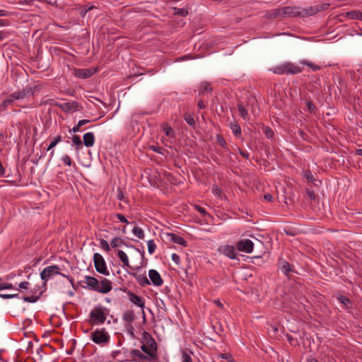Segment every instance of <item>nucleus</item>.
I'll list each match as a JSON object with an SVG mask.
<instances>
[{
  "mask_svg": "<svg viewBox=\"0 0 362 362\" xmlns=\"http://www.w3.org/2000/svg\"><path fill=\"white\" fill-rule=\"evenodd\" d=\"M172 259L176 264H179L180 262V257L177 254L173 253L172 255Z\"/></svg>",
  "mask_w": 362,
  "mask_h": 362,
  "instance_id": "nucleus-55",
  "label": "nucleus"
},
{
  "mask_svg": "<svg viewBox=\"0 0 362 362\" xmlns=\"http://www.w3.org/2000/svg\"><path fill=\"white\" fill-rule=\"evenodd\" d=\"M182 362H193V352L188 349H182L180 350Z\"/></svg>",
  "mask_w": 362,
  "mask_h": 362,
  "instance_id": "nucleus-19",
  "label": "nucleus"
},
{
  "mask_svg": "<svg viewBox=\"0 0 362 362\" xmlns=\"http://www.w3.org/2000/svg\"><path fill=\"white\" fill-rule=\"evenodd\" d=\"M32 89L30 87H25L23 90L16 91L12 94H11V97L12 98L13 102L15 100L23 99L28 95H33Z\"/></svg>",
  "mask_w": 362,
  "mask_h": 362,
  "instance_id": "nucleus-13",
  "label": "nucleus"
},
{
  "mask_svg": "<svg viewBox=\"0 0 362 362\" xmlns=\"http://www.w3.org/2000/svg\"><path fill=\"white\" fill-rule=\"evenodd\" d=\"M106 308L101 305H96L90 313V322L92 325H101L107 319Z\"/></svg>",
  "mask_w": 362,
  "mask_h": 362,
  "instance_id": "nucleus-3",
  "label": "nucleus"
},
{
  "mask_svg": "<svg viewBox=\"0 0 362 362\" xmlns=\"http://www.w3.org/2000/svg\"><path fill=\"white\" fill-rule=\"evenodd\" d=\"M301 11L307 13L305 16H312L319 12L317 5L310 6L308 8H301Z\"/></svg>",
  "mask_w": 362,
  "mask_h": 362,
  "instance_id": "nucleus-32",
  "label": "nucleus"
},
{
  "mask_svg": "<svg viewBox=\"0 0 362 362\" xmlns=\"http://www.w3.org/2000/svg\"><path fill=\"white\" fill-rule=\"evenodd\" d=\"M132 233L134 235H136L139 239H144V230L139 227H134L132 229Z\"/></svg>",
  "mask_w": 362,
  "mask_h": 362,
  "instance_id": "nucleus-36",
  "label": "nucleus"
},
{
  "mask_svg": "<svg viewBox=\"0 0 362 362\" xmlns=\"http://www.w3.org/2000/svg\"><path fill=\"white\" fill-rule=\"evenodd\" d=\"M0 297L4 299H10L13 298H18L19 295L18 293L15 294H0Z\"/></svg>",
  "mask_w": 362,
  "mask_h": 362,
  "instance_id": "nucleus-51",
  "label": "nucleus"
},
{
  "mask_svg": "<svg viewBox=\"0 0 362 362\" xmlns=\"http://www.w3.org/2000/svg\"><path fill=\"white\" fill-rule=\"evenodd\" d=\"M303 177L307 180L308 182H311L314 184L315 186L318 185V182H320L314 178L313 173L309 170L303 171Z\"/></svg>",
  "mask_w": 362,
  "mask_h": 362,
  "instance_id": "nucleus-22",
  "label": "nucleus"
},
{
  "mask_svg": "<svg viewBox=\"0 0 362 362\" xmlns=\"http://www.w3.org/2000/svg\"><path fill=\"white\" fill-rule=\"evenodd\" d=\"M112 282L106 278H101L99 281L98 292L107 293L112 290Z\"/></svg>",
  "mask_w": 362,
  "mask_h": 362,
  "instance_id": "nucleus-14",
  "label": "nucleus"
},
{
  "mask_svg": "<svg viewBox=\"0 0 362 362\" xmlns=\"http://www.w3.org/2000/svg\"><path fill=\"white\" fill-rule=\"evenodd\" d=\"M122 320L126 322L131 323L135 320V315L133 310H127L123 313Z\"/></svg>",
  "mask_w": 362,
  "mask_h": 362,
  "instance_id": "nucleus-24",
  "label": "nucleus"
},
{
  "mask_svg": "<svg viewBox=\"0 0 362 362\" xmlns=\"http://www.w3.org/2000/svg\"><path fill=\"white\" fill-rule=\"evenodd\" d=\"M306 194L311 200H315L316 199L315 192L313 189H307Z\"/></svg>",
  "mask_w": 362,
  "mask_h": 362,
  "instance_id": "nucleus-53",
  "label": "nucleus"
},
{
  "mask_svg": "<svg viewBox=\"0 0 362 362\" xmlns=\"http://www.w3.org/2000/svg\"><path fill=\"white\" fill-rule=\"evenodd\" d=\"M221 251L224 255L228 257L231 259H234L237 257L235 247L232 245H224L221 247Z\"/></svg>",
  "mask_w": 362,
  "mask_h": 362,
  "instance_id": "nucleus-17",
  "label": "nucleus"
},
{
  "mask_svg": "<svg viewBox=\"0 0 362 362\" xmlns=\"http://www.w3.org/2000/svg\"><path fill=\"white\" fill-rule=\"evenodd\" d=\"M238 250L246 253H251L253 250L254 244L252 240L244 239L238 241L236 245Z\"/></svg>",
  "mask_w": 362,
  "mask_h": 362,
  "instance_id": "nucleus-10",
  "label": "nucleus"
},
{
  "mask_svg": "<svg viewBox=\"0 0 362 362\" xmlns=\"http://www.w3.org/2000/svg\"><path fill=\"white\" fill-rule=\"evenodd\" d=\"M279 269L288 278L290 277V272H293L291 265L285 259L280 258L278 261Z\"/></svg>",
  "mask_w": 362,
  "mask_h": 362,
  "instance_id": "nucleus-12",
  "label": "nucleus"
},
{
  "mask_svg": "<svg viewBox=\"0 0 362 362\" xmlns=\"http://www.w3.org/2000/svg\"><path fill=\"white\" fill-rule=\"evenodd\" d=\"M339 302L342 303L346 308H349V305L351 304V300L349 298L345 296L339 295L337 297Z\"/></svg>",
  "mask_w": 362,
  "mask_h": 362,
  "instance_id": "nucleus-35",
  "label": "nucleus"
},
{
  "mask_svg": "<svg viewBox=\"0 0 362 362\" xmlns=\"http://www.w3.org/2000/svg\"><path fill=\"white\" fill-rule=\"evenodd\" d=\"M346 16L349 19H358L362 21V12L360 11H351L346 13Z\"/></svg>",
  "mask_w": 362,
  "mask_h": 362,
  "instance_id": "nucleus-23",
  "label": "nucleus"
},
{
  "mask_svg": "<svg viewBox=\"0 0 362 362\" xmlns=\"http://www.w3.org/2000/svg\"><path fill=\"white\" fill-rule=\"evenodd\" d=\"M133 276L135 278L137 283L141 286H146L147 285H150V281L148 279V278L144 275V274H137L136 273H134Z\"/></svg>",
  "mask_w": 362,
  "mask_h": 362,
  "instance_id": "nucleus-21",
  "label": "nucleus"
},
{
  "mask_svg": "<svg viewBox=\"0 0 362 362\" xmlns=\"http://www.w3.org/2000/svg\"><path fill=\"white\" fill-rule=\"evenodd\" d=\"M273 73L282 75V74H297L302 71V69L296 66L293 63L287 62L281 64L274 66L272 69Z\"/></svg>",
  "mask_w": 362,
  "mask_h": 362,
  "instance_id": "nucleus-2",
  "label": "nucleus"
},
{
  "mask_svg": "<svg viewBox=\"0 0 362 362\" xmlns=\"http://www.w3.org/2000/svg\"><path fill=\"white\" fill-rule=\"evenodd\" d=\"M148 245V251L149 254H153L156 248V245L153 241V240H150L147 243Z\"/></svg>",
  "mask_w": 362,
  "mask_h": 362,
  "instance_id": "nucleus-40",
  "label": "nucleus"
},
{
  "mask_svg": "<svg viewBox=\"0 0 362 362\" xmlns=\"http://www.w3.org/2000/svg\"><path fill=\"white\" fill-rule=\"evenodd\" d=\"M211 91L212 87L211 86V84L209 82L204 81L201 83L199 95H204L205 93Z\"/></svg>",
  "mask_w": 362,
  "mask_h": 362,
  "instance_id": "nucleus-27",
  "label": "nucleus"
},
{
  "mask_svg": "<svg viewBox=\"0 0 362 362\" xmlns=\"http://www.w3.org/2000/svg\"><path fill=\"white\" fill-rule=\"evenodd\" d=\"M30 283L28 281H22L18 284V288L20 289H29Z\"/></svg>",
  "mask_w": 362,
  "mask_h": 362,
  "instance_id": "nucleus-50",
  "label": "nucleus"
},
{
  "mask_svg": "<svg viewBox=\"0 0 362 362\" xmlns=\"http://www.w3.org/2000/svg\"><path fill=\"white\" fill-rule=\"evenodd\" d=\"M282 13L283 17H305V15L307 14V13H305V11H301V8L297 6H285L282 8Z\"/></svg>",
  "mask_w": 362,
  "mask_h": 362,
  "instance_id": "nucleus-6",
  "label": "nucleus"
},
{
  "mask_svg": "<svg viewBox=\"0 0 362 362\" xmlns=\"http://www.w3.org/2000/svg\"><path fill=\"white\" fill-rule=\"evenodd\" d=\"M80 128L81 127L78 126V124H77L76 126H74L71 130H70L71 132H73L74 133H76V132H78L80 131Z\"/></svg>",
  "mask_w": 362,
  "mask_h": 362,
  "instance_id": "nucleus-64",
  "label": "nucleus"
},
{
  "mask_svg": "<svg viewBox=\"0 0 362 362\" xmlns=\"http://www.w3.org/2000/svg\"><path fill=\"white\" fill-rule=\"evenodd\" d=\"M141 349L148 356H150L153 361L158 360V354L153 353L151 350L148 348L145 344H142Z\"/></svg>",
  "mask_w": 362,
  "mask_h": 362,
  "instance_id": "nucleus-25",
  "label": "nucleus"
},
{
  "mask_svg": "<svg viewBox=\"0 0 362 362\" xmlns=\"http://www.w3.org/2000/svg\"><path fill=\"white\" fill-rule=\"evenodd\" d=\"M127 294L129 297L130 301L135 304L136 305L143 308L145 306V302L144 300L141 297L137 296L136 294L132 293V291H129L127 292Z\"/></svg>",
  "mask_w": 362,
  "mask_h": 362,
  "instance_id": "nucleus-16",
  "label": "nucleus"
},
{
  "mask_svg": "<svg viewBox=\"0 0 362 362\" xmlns=\"http://www.w3.org/2000/svg\"><path fill=\"white\" fill-rule=\"evenodd\" d=\"M174 14L180 16H187L188 15V10L184 8H174Z\"/></svg>",
  "mask_w": 362,
  "mask_h": 362,
  "instance_id": "nucleus-38",
  "label": "nucleus"
},
{
  "mask_svg": "<svg viewBox=\"0 0 362 362\" xmlns=\"http://www.w3.org/2000/svg\"><path fill=\"white\" fill-rule=\"evenodd\" d=\"M93 262L95 268L98 272L105 276H108L110 274L106 267L105 261L100 254L95 253L93 255Z\"/></svg>",
  "mask_w": 362,
  "mask_h": 362,
  "instance_id": "nucleus-4",
  "label": "nucleus"
},
{
  "mask_svg": "<svg viewBox=\"0 0 362 362\" xmlns=\"http://www.w3.org/2000/svg\"><path fill=\"white\" fill-rule=\"evenodd\" d=\"M213 191H214V193L215 194H216L217 196H219V195L221 194V189L219 187H216L213 189Z\"/></svg>",
  "mask_w": 362,
  "mask_h": 362,
  "instance_id": "nucleus-63",
  "label": "nucleus"
},
{
  "mask_svg": "<svg viewBox=\"0 0 362 362\" xmlns=\"http://www.w3.org/2000/svg\"><path fill=\"white\" fill-rule=\"evenodd\" d=\"M167 235L170 238V240L174 243L187 246V242L181 236L173 233H168Z\"/></svg>",
  "mask_w": 362,
  "mask_h": 362,
  "instance_id": "nucleus-20",
  "label": "nucleus"
},
{
  "mask_svg": "<svg viewBox=\"0 0 362 362\" xmlns=\"http://www.w3.org/2000/svg\"><path fill=\"white\" fill-rule=\"evenodd\" d=\"M97 69L95 68L91 69H76L74 70V75L79 78H88L93 76Z\"/></svg>",
  "mask_w": 362,
  "mask_h": 362,
  "instance_id": "nucleus-11",
  "label": "nucleus"
},
{
  "mask_svg": "<svg viewBox=\"0 0 362 362\" xmlns=\"http://www.w3.org/2000/svg\"><path fill=\"white\" fill-rule=\"evenodd\" d=\"M141 343L145 344L151 351L157 354V344L151 334L144 331L142 333Z\"/></svg>",
  "mask_w": 362,
  "mask_h": 362,
  "instance_id": "nucleus-7",
  "label": "nucleus"
},
{
  "mask_svg": "<svg viewBox=\"0 0 362 362\" xmlns=\"http://www.w3.org/2000/svg\"><path fill=\"white\" fill-rule=\"evenodd\" d=\"M239 153H240V154L243 157H244V158H249V156H250V153H249L248 152H247V151H244L240 150V151H239Z\"/></svg>",
  "mask_w": 362,
  "mask_h": 362,
  "instance_id": "nucleus-61",
  "label": "nucleus"
},
{
  "mask_svg": "<svg viewBox=\"0 0 362 362\" xmlns=\"http://www.w3.org/2000/svg\"><path fill=\"white\" fill-rule=\"evenodd\" d=\"M317 6L319 8V12H320V11H325V10L327 9V8L329 6V4L326 3V4H318Z\"/></svg>",
  "mask_w": 362,
  "mask_h": 362,
  "instance_id": "nucleus-56",
  "label": "nucleus"
},
{
  "mask_svg": "<svg viewBox=\"0 0 362 362\" xmlns=\"http://www.w3.org/2000/svg\"><path fill=\"white\" fill-rule=\"evenodd\" d=\"M194 208L195 210H197V211H199L200 214H202L203 216H206L208 215V213L207 211H206V209L202 206H200L199 205H194Z\"/></svg>",
  "mask_w": 362,
  "mask_h": 362,
  "instance_id": "nucleus-49",
  "label": "nucleus"
},
{
  "mask_svg": "<svg viewBox=\"0 0 362 362\" xmlns=\"http://www.w3.org/2000/svg\"><path fill=\"white\" fill-rule=\"evenodd\" d=\"M81 282L86 284L82 285L83 288L98 292L99 280H98L96 278L90 276H86L84 277V280L81 281Z\"/></svg>",
  "mask_w": 362,
  "mask_h": 362,
  "instance_id": "nucleus-9",
  "label": "nucleus"
},
{
  "mask_svg": "<svg viewBox=\"0 0 362 362\" xmlns=\"http://www.w3.org/2000/svg\"><path fill=\"white\" fill-rule=\"evenodd\" d=\"M140 354H141V351L139 349H132L130 351V355L133 358L132 361L134 362H139L137 361L136 358H138V356H139Z\"/></svg>",
  "mask_w": 362,
  "mask_h": 362,
  "instance_id": "nucleus-43",
  "label": "nucleus"
},
{
  "mask_svg": "<svg viewBox=\"0 0 362 362\" xmlns=\"http://www.w3.org/2000/svg\"><path fill=\"white\" fill-rule=\"evenodd\" d=\"M117 256L123 264V266L129 267V259L126 253L122 250L117 251Z\"/></svg>",
  "mask_w": 362,
  "mask_h": 362,
  "instance_id": "nucleus-29",
  "label": "nucleus"
},
{
  "mask_svg": "<svg viewBox=\"0 0 362 362\" xmlns=\"http://www.w3.org/2000/svg\"><path fill=\"white\" fill-rule=\"evenodd\" d=\"M128 332L132 338H135V334L134 333V327L132 325H129V327H128Z\"/></svg>",
  "mask_w": 362,
  "mask_h": 362,
  "instance_id": "nucleus-60",
  "label": "nucleus"
},
{
  "mask_svg": "<svg viewBox=\"0 0 362 362\" xmlns=\"http://www.w3.org/2000/svg\"><path fill=\"white\" fill-rule=\"evenodd\" d=\"M301 63L303 64H305L308 66H309L310 68H311L314 71L320 69V66L313 64L312 62H308V61H302Z\"/></svg>",
  "mask_w": 362,
  "mask_h": 362,
  "instance_id": "nucleus-48",
  "label": "nucleus"
},
{
  "mask_svg": "<svg viewBox=\"0 0 362 362\" xmlns=\"http://www.w3.org/2000/svg\"><path fill=\"white\" fill-rule=\"evenodd\" d=\"M13 103V100L11 95H9L5 100L0 103V112H3L6 109V107L11 105Z\"/></svg>",
  "mask_w": 362,
  "mask_h": 362,
  "instance_id": "nucleus-30",
  "label": "nucleus"
},
{
  "mask_svg": "<svg viewBox=\"0 0 362 362\" xmlns=\"http://www.w3.org/2000/svg\"><path fill=\"white\" fill-rule=\"evenodd\" d=\"M197 105L199 109H204L206 107L203 100H199L197 103Z\"/></svg>",
  "mask_w": 362,
  "mask_h": 362,
  "instance_id": "nucleus-62",
  "label": "nucleus"
},
{
  "mask_svg": "<svg viewBox=\"0 0 362 362\" xmlns=\"http://www.w3.org/2000/svg\"><path fill=\"white\" fill-rule=\"evenodd\" d=\"M62 160L66 165L71 166L72 164L71 158L68 155L63 156Z\"/></svg>",
  "mask_w": 362,
  "mask_h": 362,
  "instance_id": "nucleus-47",
  "label": "nucleus"
},
{
  "mask_svg": "<svg viewBox=\"0 0 362 362\" xmlns=\"http://www.w3.org/2000/svg\"><path fill=\"white\" fill-rule=\"evenodd\" d=\"M184 119L185 122L191 127L195 126V120L192 115H191L189 113H185L184 115Z\"/></svg>",
  "mask_w": 362,
  "mask_h": 362,
  "instance_id": "nucleus-37",
  "label": "nucleus"
},
{
  "mask_svg": "<svg viewBox=\"0 0 362 362\" xmlns=\"http://www.w3.org/2000/svg\"><path fill=\"white\" fill-rule=\"evenodd\" d=\"M110 245L111 246L115 248V247H119V246H121L122 245H127V244L122 240L121 238L119 237H115L114 238L111 243H110Z\"/></svg>",
  "mask_w": 362,
  "mask_h": 362,
  "instance_id": "nucleus-34",
  "label": "nucleus"
},
{
  "mask_svg": "<svg viewBox=\"0 0 362 362\" xmlns=\"http://www.w3.org/2000/svg\"><path fill=\"white\" fill-rule=\"evenodd\" d=\"M100 247L105 250L106 252H109L110 250V247L107 240L104 239H101L100 240Z\"/></svg>",
  "mask_w": 362,
  "mask_h": 362,
  "instance_id": "nucleus-44",
  "label": "nucleus"
},
{
  "mask_svg": "<svg viewBox=\"0 0 362 362\" xmlns=\"http://www.w3.org/2000/svg\"><path fill=\"white\" fill-rule=\"evenodd\" d=\"M116 217L122 223H129V221H127V219L126 218V217L121 214H117L116 215Z\"/></svg>",
  "mask_w": 362,
  "mask_h": 362,
  "instance_id": "nucleus-54",
  "label": "nucleus"
},
{
  "mask_svg": "<svg viewBox=\"0 0 362 362\" xmlns=\"http://www.w3.org/2000/svg\"><path fill=\"white\" fill-rule=\"evenodd\" d=\"M90 122V120L89 119H81V120H79L78 122V126H80L81 127L86 124H88L89 122Z\"/></svg>",
  "mask_w": 362,
  "mask_h": 362,
  "instance_id": "nucleus-58",
  "label": "nucleus"
},
{
  "mask_svg": "<svg viewBox=\"0 0 362 362\" xmlns=\"http://www.w3.org/2000/svg\"><path fill=\"white\" fill-rule=\"evenodd\" d=\"M56 106L59 107L62 110H63L65 112H76L81 110V108L82 107L80 106V105L77 102H68L64 103H56Z\"/></svg>",
  "mask_w": 362,
  "mask_h": 362,
  "instance_id": "nucleus-8",
  "label": "nucleus"
},
{
  "mask_svg": "<svg viewBox=\"0 0 362 362\" xmlns=\"http://www.w3.org/2000/svg\"><path fill=\"white\" fill-rule=\"evenodd\" d=\"M62 140V136L60 135L57 136L49 144L48 147L47 148V151H50L59 142H60Z\"/></svg>",
  "mask_w": 362,
  "mask_h": 362,
  "instance_id": "nucleus-39",
  "label": "nucleus"
},
{
  "mask_svg": "<svg viewBox=\"0 0 362 362\" xmlns=\"http://www.w3.org/2000/svg\"><path fill=\"white\" fill-rule=\"evenodd\" d=\"M83 143L85 146L90 148L94 145L95 136L92 132L86 133L83 136Z\"/></svg>",
  "mask_w": 362,
  "mask_h": 362,
  "instance_id": "nucleus-18",
  "label": "nucleus"
},
{
  "mask_svg": "<svg viewBox=\"0 0 362 362\" xmlns=\"http://www.w3.org/2000/svg\"><path fill=\"white\" fill-rule=\"evenodd\" d=\"M165 135L168 137L174 136V131L170 127H167L165 129Z\"/></svg>",
  "mask_w": 362,
  "mask_h": 362,
  "instance_id": "nucleus-52",
  "label": "nucleus"
},
{
  "mask_svg": "<svg viewBox=\"0 0 362 362\" xmlns=\"http://www.w3.org/2000/svg\"><path fill=\"white\" fill-rule=\"evenodd\" d=\"M139 358L141 359V360H148V361H153L151 358H150L149 356L148 355H144V354H142L141 352V354H139V356H138Z\"/></svg>",
  "mask_w": 362,
  "mask_h": 362,
  "instance_id": "nucleus-57",
  "label": "nucleus"
},
{
  "mask_svg": "<svg viewBox=\"0 0 362 362\" xmlns=\"http://www.w3.org/2000/svg\"><path fill=\"white\" fill-rule=\"evenodd\" d=\"M148 276L152 284L156 286H160L163 284V281L160 274L155 269H150Z\"/></svg>",
  "mask_w": 362,
  "mask_h": 362,
  "instance_id": "nucleus-15",
  "label": "nucleus"
},
{
  "mask_svg": "<svg viewBox=\"0 0 362 362\" xmlns=\"http://www.w3.org/2000/svg\"><path fill=\"white\" fill-rule=\"evenodd\" d=\"M91 339L95 344L107 343L110 340V336L105 328L97 329L91 333Z\"/></svg>",
  "mask_w": 362,
  "mask_h": 362,
  "instance_id": "nucleus-5",
  "label": "nucleus"
},
{
  "mask_svg": "<svg viewBox=\"0 0 362 362\" xmlns=\"http://www.w3.org/2000/svg\"><path fill=\"white\" fill-rule=\"evenodd\" d=\"M264 132L268 139H272L274 136L273 130L269 127L265 128Z\"/></svg>",
  "mask_w": 362,
  "mask_h": 362,
  "instance_id": "nucleus-46",
  "label": "nucleus"
},
{
  "mask_svg": "<svg viewBox=\"0 0 362 362\" xmlns=\"http://www.w3.org/2000/svg\"><path fill=\"white\" fill-rule=\"evenodd\" d=\"M230 129L232 130L233 134L236 137H240L241 136V127L236 122H231L230 124Z\"/></svg>",
  "mask_w": 362,
  "mask_h": 362,
  "instance_id": "nucleus-26",
  "label": "nucleus"
},
{
  "mask_svg": "<svg viewBox=\"0 0 362 362\" xmlns=\"http://www.w3.org/2000/svg\"><path fill=\"white\" fill-rule=\"evenodd\" d=\"M60 268L57 265H51L45 267L40 273V277L44 281L43 286L45 287L46 282L51 278L56 275H61L68 279L71 284H74V279L72 277L60 272Z\"/></svg>",
  "mask_w": 362,
  "mask_h": 362,
  "instance_id": "nucleus-1",
  "label": "nucleus"
},
{
  "mask_svg": "<svg viewBox=\"0 0 362 362\" xmlns=\"http://www.w3.org/2000/svg\"><path fill=\"white\" fill-rule=\"evenodd\" d=\"M72 142L76 146V149L78 150L83 147V141L78 135H74L72 137Z\"/></svg>",
  "mask_w": 362,
  "mask_h": 362,
  "instance_id": "nucleus-33",
  "label": "nucleus"
},
{
  "mask_svg": "<svg viewBox=\"0 0 362 362\" xmlns=\"http://www.w3.org/2000/svg\"><path fill=\"white\" fill-rule=\"evenodd\" d=\"M216 139L220 146H221L224 148H228V144L224 138L221 135H217Z\"/></svg>",
  "mask_w": 362,
  "mask_h": 362,
  "instance_id": "nucleus-42",
  "label": "nucleus"
},
{
  "mask_svg": "<svg viewBox=\"0 0 362 362\" xmlns=\"http://www.w3.org/2000/svg\"><path fill=\"white\" fill-rule=\"evenodd\" d=\"M264 199L267 202H272L273 200V196L271 194L267 193L264 195Z\"/></svg>",
  "mask_w": 362,
  "mask_h": 362,
  "instance_id": "nucleus-59",
  "label": "nucleus"
},
{
  "mask_svg": "<svg viewBox=\"0 0 362 362\" xmlns=\"http://www.w3.org/2000/svg\"><path fill=\"white\" fill-rule=\"evenodd\" d=\"M305 104H306V106H307L308 110L311 113H314L315 110H316V107L313 104V103L312 101H310V100H308V101H306Z\"/></svg>",
  "mask_w": 362,
  "mask_h": 362,
  "instance_id": "nucleus-45",
  "label": "nucleus"
},
{
  "mask_svg": "<svg viewBox=\"0 0 362 362\" xmlns=\"http://www.w3.org/2000/svg\"><path fill=\"white\" fill-rule=\"evenodd\" d=\"M39 298H40V296H24L22 298V299L24 301L28 302V303H35L36 301H37V300Z\"/></svg>",
  "mask_w": 362,
  "mask_h": 362,
  "instance_id": "nucleus-41",
  "label": "nucleus"
},
{
  "mask_svg": "<svg viewBox=\"0 0 362 362\" xmlns=\"http://www.w3.org/2000/svg\"><path fill=\"white\" fill-rule=\"evenodd\" d=\"M238 110L240 112V115L243 119L247 120L248 119V116H249L248 112L243 106V104L242 102H239L238 103Z\"/></svg>",
  "mask_w": 362,
  "mask_h": 362,
  "instance_id": "nucleus-28",
  "label": "nucleus"
},
{
  "mask_svg": "<svg viewBox=\"0 0 362 362\" xmlns=\"http://www.w3.org/2000/svg\"><path fill=\"white\" fill-rule=\"evenodd\" d=\"M267 16L269 18H275L279 17V16L283 17L282 8H281L272 9V10H271L270 11H269L267 13Z\"/></svg>",
  "mask_w": 362,
  "mask_h": 362,
  "instance_id": "nucleus-31",
  "label": "nucleus"
}]
</instances>
